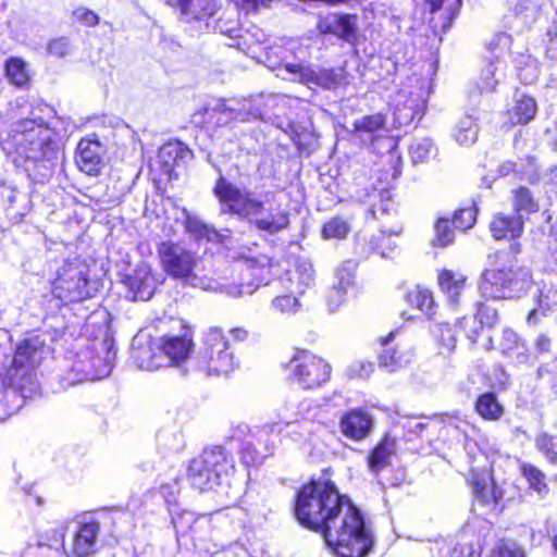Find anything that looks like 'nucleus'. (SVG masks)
Listing matches in <instances>:
<instances>
[{"instance_id":"obj_36","label":"nucleus","mask_w":557,"mask_h":557,"mask_svg":"<svg viewBox=\"0 0 557 557\" xmlns=\"http://www.w3.org/2000/svg\"><path fill=\"white\" fill-rule=\"evenodd\" d=\"M268 111L263 108L252 107L250 98L235 101V108H230V119L239 121L263 120Z\"/></svg>"},{"instance_id":"obj_1","label":"nucleus","mask_w":557,"mask_h":557,"mask_svg":"<svg viewBox=\"0 0 557 557\" xmlns=\"http://www.w3.org/2000/svg\"><path fill=\"white\" fill-rule=\"evenodd\" d=\"M0 145L7 153L15 151L25 160L27 175L37 184L50 181L62 152L59 133L35 113L10 128L0 126Z\"/></svg>"},{"instance_id":"obj_56","label":"nucleus","mask_w":557,"mask_h":557,"mask_svg":"<svg viewBox=\"0 0 557 557\" xmlns=\"http://www.w3.org/2000/svg\"><path fill=\"white\" fill-rule=\"evenodd\" d=\"M527 66L516 67L520 81L525 85L535 83L540 76V63L536 59H527Z\"/></svg>"},{"instance_id":"obj_31","label":"nucleus","mask_w":557,"mask_h":557,"mask_svg":"<svg viewBox=\"0 0 557 557\" xmlns=\"http://www.w3.org/2000/svg\"><path fill=\"white\" fill-rule=\"evenodd\" d=\"M394 450V442L388 438H384L381 443H379L375 446V448L371 451V454L368 457L369 470L372 473L377 474L381 470L388 467Z\"/></svg>"},{"instance_id":"obj_4","label":"nucleus","mask_w":557,"mask_h":557,"mask_svg":"<svg viewBox=\"0 0 557 557\" xmlns=\"http://www.w3.org/2000/svg\"><path fill=\"white\" fill-rule=\"evenodd\" d=\"M521 245L513 243L510 251H498L495 255L498 265L482 273L479 288L482 296L492 299H509L520 297L533 285L532 272L525 267H516L511 255L517 256Z\"/></svg>"},{"instance_id":"obj_46","label":"nucleus","mask_w":557,"mask_h":557,"mask_svg":"<svg viewBox=\"0 0 557 557\" xmlns=\"http://www.w3.org/2000/svg\"><path fill=\"white\" fill-rule=\"evenodd\" d=\"M434 147L431 139L423 138L411 144L409 153L414 164L423 163L433 154Z\"/></svg>"},{"instance_id":"obj_16","label":"nucleus","mask_w":557,"mask_h":557,"mask_svg":"<svg viewBox=\"0 0 557 557\" xmlns=\"http://www.w3.org/2000/svg\"><path fill=\"white\" fill-rule=\"evenodd\" d=\"M317 28L323 35H334L348 44L357 40L356 15L331 13L320 16Z\"/></svg>"},{"instance_id":"obj_41","label":"nucleus","mask_w":557,"mask_h":557,"mask_svg":"<svg viewBox=\"0 0 557 557\" xmlns=\"http://www.w3.org/2000/svg\"><path fill=\"white\" fill-rule=\"evenodd\" d=\"M7 77L16 86H25L29 81L26 63L17 58H11L5 64Z\"/></svg>"},{"instance_id":"obj_58","label":"nucleus","mask_w":557,"mask_h":557,"mask_svg":"<svg viewBox=\"0 0 557 557\" xmlns=\"http://www.w3.org/2000/svg\"><path fill=\"white\" fill-rule=\"evenodd\" d=\"M47 49L49 54L57 58H64L72 52V45L67 37H60L50 40Z\"/></svg>"},{"instance_id":"obj_2","label":"nucleus","mask_w":557,"mask_h":557,"mask_svg":"<svg viewBox=\"0 0 557 557\" xmlns=\"http://www.w3.org/2000/svg\"><path fill=\"white\" fill-rule=\"evenodd\" d=\"M213 193L219 200L222 213L235 214L247 220L260 232L274 235L289 224L288 212L280 203H276L273 193H267L263 200L257 199L251 190L237 187L228 182L221 172Z\"/></svg>"},{"instance_id":"obj_20","label":"nucleus","mask_w":557,"mask_h":557,"mask_svg":"<svg viewBox=\"0 0 557 557\" xmlns=\"http://www.w3.org/2000/svg\"><path fill=\"white\" fill-rule=\"evenodd\" d=\"M102 146L97 140L82 139L77 145L75 162L88 175H98L102 168Z\"/></svg>"},{"instance_id":"obj_17","label":"nucleus","mask_w":557,"mask_h":557,"mask_svg":"<svg viewBox=\"0 0 557 557\" xmlns=\"http://www.w3.org/2000/svg\"><path fill=\"white\" fill-rule=\"evenodd\" d=\"M124 283L128 288L127 296L132 300H148L157 288V281L147 263L139 264L132 274L125 277Z\"/></svg>"},{"instance_id":"obj_10","label":"nucleus","mask_w":557,"mask_h":557,"mask_svg":"<svg viewBox=\"0 0 557 557\" xmlns=\"http://www.w3.org/2000/svg\"><path fill=\"white\" fill-rule=\"evenodd\" d=\"M48 350L49 348L39 335H32L23 339L15 349L4 383L24 392L27 385H33L34 370L40 364Z\"/></svg>"},{"instance_id":"obj_38","label":"nucleus","mask_w":557,"mask_h":557,"mask_svg":"<svg viewBox=\"0 0 557 557\" xmlns=\"http://www.w3.org/2000/svg\"><path fill=\"white\" fill-rule=\"evenodd\" d=\"M479 126L472 116L462 117L455 132L456 141L460 146H470L478 139Z\"/></svg>"},{"instance_id":"obj_5","label":"nucleus","mask_w":557,"mask_h":557,"mask_svg":"<svg viewBox=\"0 0 557 557\" xmlns=\"http://www.w3.org/2000/svg\"><path fill=\"white\" fill-rule=\"evenodd\" d=\"M347 497L331 481H311L297 494L295 516L301 525L317 532Z\"/></svg>"},{"instance_id":"obj_14","label":"nucleus","mask_w":557,"mask_h":557,"mask_svg":"<svg viewBox=\"0 0 557 557\" xmlns=\"http://www.w3.org/2000/svg\"><path fill=\"white\" fill-rule=\"evenodd\" d=\"M156 347L163 356L165 364H178L185 361L193 351L194 343L191 332L185 325L181 324V333L162 336L156 343Z\"/></svg>"},{"instance_id":"obj_32","label":"nucleus","mask_w":557,"mask_h":557,"mask_svg":"<svg viewBox=\"0 0 557 557\" xmlns=\"http://www.w3.org/2000/svg\"><path fill=\"white\" fill-rule=\"evenodd\" d=\"M537 106L532 97L522 95L516 99L513 107L509 110V119L512 124H525L533 120Z\"/></svg>"},{"instance_id":"obj_24","label":"nucleus","mask_w":557,"mask_h":557,"mask_svg":"<svg viewBox=\"0 0 557 557\" xmlns=\"http://www.w3.org/2000/svg\"><path fill=\"white\" fill-rule=\"evenodd\" d=\"M191 157V151L180 141L164 144L158 152V160L164 173L171 175L175 166L184 163Z\"/></svg>"},{"instance_id":"obj_52","label":"nucleus","mask_w":557,"mask_h":557,"mask_svg":"<svg viewBox=\"0 0 557 557\" xmlns=\"http://www.w3.org/2000/svg\"><path fill=\"white\" fill-rule=\"evenodd\" d=\"M196 522L197 519L195 518L194 513L188 511L176 513L172 517V523L178 536H184L190 533Z\"/></svg>"},{"instance_id":"obj_59","label":"nucleus","mask_w":557,"mask_h":557,"mask_svg":"<svg viewBox=\"0 0 557 557\" xmlns=\"http://www.w3.org/2000/svg\"><path fill=\"white\" fill-rule=\"evenodd\" d=\"M283 98L281 96H277V95H258V96H253V97H250V101L252 102V107H257V108H263L264 110L268 111V115L263 119V120H267V119H270L271 117V109L274 107V106H278V102L282 101Z\"/></svg>"},{"instance_id":"obj_45","label":"nucleus","mask_w":557,"mask_h":557,"mask_svg":"<svg viewBox=\"0 0 557 557\" xmlns=\"http://www.w3.org/2000/svg\"><path fill=\"white\" fill-rule=\"evenodd\" d=\"M511 41L512 38L510 35L506 33L496 34L487 44V52L490 54L488 60H496L497 55H499L502 60H505V55L511 46Z\"/></svg>"},{"instance_id":"obj_11","label":"nucleus","mask_w":557,"mask_h":557,"mask_svg":"<svg viewBox=\"0 0 557 557\" xmlns=\"http://www.w3.org/2000/svg\"><path fill=\"white\" fill-rule=\"evenodd\" d=\"M198 368L208 375L228 374L236 367L228 341L220 329H210L197 357Z\"/></svg>"},{"instance_id":"obj_50","label":"nucleus","mask_w":557,"mask_h":557,"mask_svg":"<svg viewBox=\"0 0 557 557\" xmlns=\"http://www.w3.org/2000/svg\"><path fill=\"white\" fill-rule=\"evenodd\" d=\"M522 472L530 486L540 495L547 492V485L544 481L545 476L537 468L531 465H524L522 467Z\"/></svg>"},{"instance_id":"obj_7","label":"nucleus","mask_w":557,"mask_h":557,"mask_svg":"<svg viewBox=\"0 0 557 557\" xmlns=\"http://www.w3.org/2000/svg\"><path fill=\"white\" fill-rule=\"evenodd\" d=\"M233 470V457L225 448L213 446L190 461L187 476L194 488L203 492L220 485Z\"/></svg>"},{"instance_id":"obj_37","label":"nucleus","mask_w":557,"mask_h":557,"mask_svg":"<svg viewBox=\"0 0 557 557\" xmlns=\"http://www.w3.org/2000/svg\"><path fill=\"white\" fill-rule=\"evenodd\" d=\"M431 333L435 338L442 354L451 352L456 347V332L448 323H435L431 327Z\"/></svg>"},{"instance_id":"obj_54","label":"nucleus","mask_w":557,"mask_h":557,"mask_svg":"<svg viewBox=\"0 0 557 557\" xmlns=\"http://www.w3.org/2000/svg\"><path fill=\"white\" fill-rule=\"evenodd\" d=\"M476 210L474 207L459 209L455 212L453 218V224L456 228L468 230L475 223Z\"/></svg>"},{"instance_id":"obj_39","label":"nucleus","mask_w":557,"mask_h":557,"mask_svg":"<svg viewBox=\"0 0 557 557\" xmlns=\"http://www.w3.org/2000/svg\"><path fill=\"white\" fill-rule=\"evenodd\" d=\"M407 301L431 317L434 313V299L432 293L417 286L407 294Z\"/></svg>"},{"instance_id":"obj_61","label":"nucleus","mask_w":557,"mask_h":557,"mask_svg":"<svg viewBox=\"0 0 557 557\" xmlns=\"http://www.w3.org/2000/svg\"><path fill=\"white\" fill-rule=\"evenodd\" d=\"M420 104L418 102H412L409 107L397 106L395 109V116L400 124H408L414 120L416 115L420 112Z\"/></svg>"},{"instance_id":"obj_57","label":"nucleus","mask_w":557,"mask_h":557,"mask_svg":"<svg viewBox=\"0 0 557 557\" xmlns=\"http://www.w3.org/2000/svg\"><path fill=\"white\" fill-rule=\"evenodd\" d=\"M475 318L482 326L492 327L497 323L498 313L495 308L486 304H478Z\"/></svg>"},{"instance_id":"obj_63","label":"nucleus","mask_w":557,"mask_h":557,"mask_svg":"<svg viewBox=\"0 0 557 557\" xmlns=\"http://www.w3.org/2000/svg\"><path fill=\"white\" fill-rule=\"evenodd\" d=\"M491 557H524V552L516 544H503L492 550Z\"/></svg>"},{"instance_id":"obj_19","label":"nucleus","mask_w":557,"mask_h":557,"mask_svg":"<svg viewBox=\"0 0 557 557\" xmlns=\"http://www.w3.org/2000/svg\"><path fill=\"white\" fill-rule=\"evenodd\" d=\"M373 428L372 416L362 409H352L342 416L339 429L343 435L354 441H362Z\"/></svg>"},{"instance_id":"obj_35","label":"nucleus","mask_w":557,"mask_h":557,"mask_svg":"<svg viewBox=\"0 0 557 557\" xmlns=\"http://www.w3.org/2000/svg\"><path fill=\"white\" fill-rule=\"evenodd\" d=\"M304 403H300L297 407L288 401H284L275 409V418L271 422V431H274L275 428L281 431V425H289L294 422L298 421L299 417H304L302 407Z\"/></svg>"},{"instance_id":"obj_60","label":"nucleus","mask_w":557,"mask_h":557,"mask_svg":"<svg viewBox=\"0 0 557 557\" xmlns=\"http://www.w3.org/2000/svg\"><path fill=\"white\" fill-rule=\"evenodd\" d=\"M347 292L339 286H332L326 295V305L331 312L336 311L345 301Z\"/></svg>"},{"instance_id":"obj_53","label":"nucleus","mask_w":557,"mask_h":557,"mask_svg":"<svg viewBox=\"0 0 557 557\" xmlns=\"http://www.w3.org/2000/svg\"><path fill=\"white\" fill-rule=\"evenodd\" d=\"M536 447L552 461L557 463V436L542 433L536 437Z\"/></svg>"},{"instance_id":"obj_44","label":"nucleus","mask_w":557,"mask_h":557,"mask_svg":"<svg viewBox=\"0 0 557 557\" xmlns=\"http://www.w3.org/2000/svg\"><path fill=\"white\" fill-rule=\"evenodd\" d=\"M350 227L347 221L335 216L326 221L322 227V237L324 239H343L349 233Z\"/></svg>"},{"instance_id":"obj_42","label":"nucleus","mask_w":557,"mask_h":557,"mask_svg":"<svg viewBox=\"0 0 557 557\" xmlns=\"http://www.w3.org/2000/svg\"><path fill=\"white\" fill-rule=\"evenodd\" d=\"M386 120L381 113L366 115L354 122L355 131L362 136V134H375L385 127Z\"/></svg>"},{"instance_id":"obj_29","label":"nucleus","mask_w":557,"mask_h":557,"mask_svg":"<svg viewBox=\"0 0 557 557\" xmlns=\"http://www.w3.org/2000/svg\"><path fill=\"white\" fill-rule=\"evenodd\" d=\"M466 276L451 270H442L437 275L438 285L450 302H457L466 285Z\"/></svg>"},{"instance_id":"obj_9","label":"nucleus","mask_w":557,"mask_h":557,"mask_svg":"<svg viewBox=\"0 0 557 557\" xmlns=\"http://www.w3.org/2000/svg\"><path fill=\"white\" fill-rule=\"evenodd\" d=\"M52 295L62 302L83 301L92 296L89 267L81 258L64 261L52 281Z\"/></svg>"},{"instance_id":"obj_8","label":"nucleus","mask_w":557,"mask_h":557,"mask_svg":"<svg viewBox=\"0 0 557 557\" xmlns=\"http://www.w3.org/2000/svg\"><path fill=\"white\" fill-rule=\"evenodd\" d=\"M115 357L114 339L106 332L103 337L91 341L76 355L73 371L79 374V381L101 380L111 373Z\"/></svg>"},{"instance_id":"obj_25","label":"nucleus","mask_w":557,"mask_h":557,"mask_svg":"<svg viewBox=\"0 0 557 557\" xmlns=\"http://www.w3.org/2000/svg\"><path fill=\"white\" fill-rule=\"evenodd\" d=\"M208 33H219L235 39L240 36L239 21L234 11H223L218 17L214 15L203 25Z\"/></svg>"},{"instance_id":"obj_23","label":"nucleus","mask_w":557,"mask_h":557,"mask_svg":"<svg viewBox=\"0 0 557 557\" xmlns=\"http://www.w3.org/2000/svg\"><path fill=\"white\" fill-rule=\"evenodd\" d=\"M356 197L359 201L369 205V211L375 219L379 214L388 213L393 209L392 194L386 188L360 189L356 191Z\"/></svg>"},{"instance_id":"obj_15","label":"nucleus","mask_w":557,"mask_h":557,"mask_svg":"<svg viewBox=\"0 0 557 557\" xmlns=\"http://www.w3.org/2000/svg\"><path fill=\"white\" fill-rule=\"evenodd\" d=\"M165 2L180 11L184 22H197L201 28L209 18L220 12L222 7L221 0H165Z\"/></svg>"},{"instance_id":"obj_18","label":"nucleus","mask_w":557,"mask_h":557,"mask_svg":"<svg viewBox=\"0 0 557 557\" xmlns=\"http://www.w3.org/2000/svg\"><path fill=\"white\" fill-rule=\"evenodd\" d=\"M100 524L95 520L78 524L73 535L72 553L76 557H89L99 549Z\"/></svg>"},{"instance_id":"obj_55","label":"nucleus","mask_w":557,"mask_h":557,"mask_svg":"<svg viewBox=\"0 0 557 557\" xmlns=\"http://www.w3.org/2000/svg\"><path fill=\"white\" fill-rule=\"evenodd\" d=\"M298 299L290 295L275 297L271 302V309L281 313H296L299 309Z\"/></svg>"},{"instance_id":"obj_13","label":"nucleus","mask_w":557,"mask_h":557,"mask_svg":"<svg viewBox=\"0 0 557 557\" xmlns=\"http://www.w3.org/2000/svg\"><path fill=\"white\" fill-rule=\"evenodd\" d=\"M284 78L297 81L324 89H337L349 84V75L344 67L310 69L300 64L285 63L278 67Z\"/></svg>"},{"instance_id":"obj_30","label":"nucleus","mask_w":557,"mask_h":557,"mask_svg":"<svg viewBox=\"0 0 557 557\" xmlns=\"http://www.w3.org/2000/svg\"><path fill=\"white\" fill-rule=\"evenodd\" d=\"M476 500L496 509L498 500L503 497V492L498 488L488 474L478 478L475 481Z\"/></svg>"},{"instance_id":"obj_62","label":"nucleus","mask_w":557,"mask_h":557,"mask_svg":"<svg viewBox=\"0 0 557 557\" xmlns=\"http://www.w3.org/2000/svg\"><path fill=\"white\" fill-rule=\"evenodd\" d=\"M220 292L226 294L227 296H231L233 298L240 297L245 294H252L255 292V287H252L251 284L248 285H238V284H227V285H220L219 286Z\"/></svg>"},{"instance_id":"obj_64","label":"nucleus","mask_w":557,"mask_h":557,"mask_svg":"<svg viewBox=\"0 0 557 557\" xmlns=\"http://www.w3.org/2000/svg\"><path fill=\"white\" fill-rule=\"evenodd\" d=\"M547 37L545 58L553 64H557V32L547 30Z\"/></svg>"},{"instance_id":"obj_6","label":"nucleus","mask_w":557,"mask_h":557,"mask_svg":"<svg viewBox=\"0 0 557 557\" xmlns=\"http://www.w3.org/2000/svg\"><path fill=\"white\" fill-rule=\"evenodd\" d=\"M157 251L161 268L172 278L203 290L216 289L213 280L200 274L202 262L195 251L172 240H162Z\"/></svg>"},{"instance_id":"obj_48","label":"nucleus","mask_w":557,"mask_h":557,"mask_svg":"<svg viewBox=\"0 0 557 557\" xmlns=\"http://www.w3.org/2000/svg\"><path fill=\"white\" fill-rule=\"evenodd\" d=\"M537 307L541 309L542 314L557 306V289L552 285H543L539 288L536 296Z\"/></svg>"},{"instance_id":"obj_26","label":"nucleus","mask_w":557,"mask_h":557,"mask_svg":"<svg viewBox=\"0 0 557 557\" xmlns=\"http://www.w3.org/2000/svg\"><path fill=\"white\" fill-rule=\"evenodd\" d=\"M506 61L497 55L496 60H488L480 72L478 88L481 92H492L505 76Z\"/></svg>"},{"instance_id":"obj_27","label":"nucleus","mask_w":557,"mask_h":557,"mask_svg":"<svg viewBox=\"0 0 557 557\" xmlns=\"http://www.w3.org/2000/svg\"><path fill=\"white\" fill-rule=\"evenodd\" d=\"M499 346L502 352L517 363H525L529 359V349L525 342L510 329L503 331Z\"/></svg>"},{"instance_id":"obj_33","label":"nucleus","mask_w":557,"mask_h":557,"mask_svg":"<svg viewBox=\"0 0 557 557\" xmlns=\"http://www.w3.org/2000/svg\"><path fill=\"white\" fill-rule=\"evenodd\" d=\"M475 410L480 417L488 421H497L504 414V407L494 393H484L475 401Z\"/></svg>"},{"instance_id":"obj_49","label":"nucleus","mask_w":557,"mask_h":557,"mask_svg":"<svg viewBox=\"0 0 557 557\" xmlns=\"http://www.w3.org/2000/svg\"><path fill=\"white\" fill-rule=\"evenodd\" d=\"M186 227L188 232L195 234L198 237H205L212 242H221V235L213 227L197 219H188Z\"/></svg>"},{"instance_id":"obj_3","label":"nucleus","mask_w":557,"mask_h":557,"mask_svg":"<svg viewBox=\"0 0 557 557\" xmlns=\"http://www.w3.org/2000/svg\"><path fill=\"white\" fill-rule=\"evenodd\" d=\"M317 532L338 557H364L373 545L371 529L349 497Z\"/></svg>"},{"instance_id":"obj_51","label":"nucleus","mask_w":557,"mask_h":557,"mask_svg":"<svg viewBox=\"0 0 557 557\" xmlns=\"http://www.w3.org/2000/svg\"><path fill=\"white\" fill-rule=\"evenodd\" d=\"M354 277L352 263L350 261L344 262L336 269L332 286L343 287L347 292L354 282Z\"/></svg>"},{"instance_id":"obj_12","label":"nucleus","mask_w":557,"mask_h":557,"mask_svg":"<svg viewBox=\"0 0 557 557\" xmlns=\"http://www.w3.org/2000/svg\"><path fill=\"white\" fill-rule=\"evenodd\" d=\"M289 376L304 389L320 387L331 377V366L306 350H298L288 361Z\"/></svg>"},{"instance_id":"obj_40","label":"nucleus","mask_w":557,"mask_h":557,"mask_svg":"<svg viewBox=\"0 0 557 557\" xmlns=\"http://www.w3.org/2000/svg\"><path fill=\"white\" fill-rule=\"evenodd\" d=\"M513 210L516 214H521V212L532 213L539 210V205L534 200L531 191L525 187H519L513 191Z\"/></svg>"},{"instance_id":"obj_28","label":"nucleus","mask_w":557,"mask_h":557,"mask_svg":"<svg viewBox=\"0 0 557 557\" xmlns=\"http://www.w3.org/2000/svg\"><path fill=\"white\" fill-rule=\"evenodd\" d=\"M157 350L156 343L153 345L133 346L132 358L139 369L154 371L168 366L164 363L161 352L157 354Z\"/></svg>"},{"instance_id":"obj_21","label":"nucleus","mask_w":557,"mask_h":557,"mask_svg":"<svg viewBox=\"0 0 557 557\" xmlns=\"http://www.w3.org/2000/svg\"><path fill=\"white\" fill-rule=\"evenodd\" d=\"M524 228V221L521 214L497 213L490 223V231L495 239L519 238Z\"/></svg>"},{"instance_id":"obj_34","label":"nucleus","mask_w":557,"mask_h":557,"mask_svg":"<svg viewBox=\"0 0 557 557\" xmlns=\"http://www.w3.org/2000/svg\"><path fill=\"white\" fill-rule=\"evenodd\" d=\"M290 281L295 284V292L304 294L314 285V270L309 260H299Z\"/></svg>"},{"instance_id":"obj_47","label":"nucleus","mask_w":557,"mask_h":557,"mask_svg":"<svg viewBox=\"0 0 557 557\" xmlns=\"http://www.w3.org/2000/svg\"><path fill=\"white\" fill-rule=\"evenodd\" d=\"M454 240V230L450 228V221L446 218H441L435 224V236L432 239L433 246L446 247Z\"/></svg>"},{"instance_id":"obj_22","label":"nucleus","mask_w":557,"mask_h":557,"mask_svg":"<svg viewBox=\"0 0 557 557\" xmlns=\"http://www.w3.org/2000/svg\"><path fill=\"white\" fill-rule=\"evenodd\" d=\"M413 357V349L406 343H399L383 350L379 357V364L388 372H394L410 364Z\"/></svg>"},{"instance_id":"obj_43","label":"nucleus","mask_w":557,"mask_h":557,"mask_svg":"<svg viewBox=\"0 0 557 557\" xmlns=\"http://www.w3.org/2000/svg\"><path fill=\"white\" fill-rule=\"evenodd\" d=\"M401 232V227L389 230L388 235L386 231H381L377 237L370 240L373 250H376L382 257L387 258L391 256L393 250L397 247V244L392 239V235H398Z\"/></svg>"}]
</instances>
